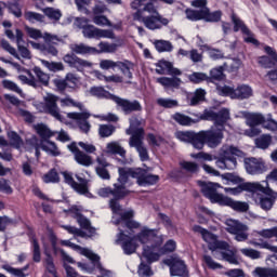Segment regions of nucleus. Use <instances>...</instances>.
Wrapping results in <instances>:
<instances>
[{
	"mask_svg": "<svg viewBox=\"0 0 277 277\" xmlns=\"http://www.w3.org/2000/svg\"><path fill=\"white\" fill-rule=\"evenodd\" d=\"M243 151L233 145H223L219 150V157L209 153L200 151L192 154L193 159H202L203 161H215L216 168L220 170H235L237 168V158L241 157Z\"/></svg>",
	"mask_w": 277,
	"mask_h": 277,
	"instance_id": "f257e3e1",
	"label": "nucleus"
},
{
	"mask_svg": "<svg viewBox=\"0 0 277 277\" xmlns=\"http://www.w3.org/2000/svg\"><path fill=\"white\" fill-rule=\"evenodd\" d=\"M193 230L194 233L201 235L203 241L209 245V250L212 252H215V250H221L223 261L230 263V265H239L236 248H230V245L224 240H217L215 235L199 225L193 226Z\"/></svg>",
	"mask_w": 277,
	"mask_h": 277,
	"instance_id": "f03ea898",
	"label": "nucleus"
},
{
	"mask_svg": "<svg viewBox=\"0 0 277 277\" xmlns=\"http://www.w3.org/2000/svg\"><path fill=\"white\" fill-rule=\"evenodd\" d=\"M71 54H66L63 57L65 64H68L70 68H76L81 72L84 68H92L90 61L83 60L77 55H96L98 50L94 47H90L85 43H72L69 45Z\"/></svg>",
	"mask_w": 277,
	"mask_h": 277,
	"instance_id": "7ed1b4c3",
	"label": "nucleus"
},
{
	"mask_svg": "<svg viewBox=\"0 0 277 277\" xmlns=\"http://www.w3.org/2000/svg\"><path fill=\"white\" fill-rule=\"evenodd\" d=\"M144 124L146 121L140 120L135 117L130 119V127L126 130L127 135H131L129 146L135 148L138 153L141 161H148V149L144 146Z\"/></svg>",
	"mask_w": 277,
	"mask_h": 277,
	"instance_id": "20e7f679",
	"label": "nucleus"
},
{
	"mask_svg": "<svg viewBox=\"0 0 277 277\" xmlns=\"http://www.w3.org/2000/svg\"><path fill=\"white\" fill-rule=\"evenodd\" d=\"M245 189L253 193V200H255L256 205L264 211H269V209L274 207V200L272 197H267L272 194V188H269L267 181H263L262 184L259 182H249L245 184ZM263 194H266V196Z\"/></svg>",
	"mask_w": 277,
	"mask_h": 277,
	"instance_id": "39448f33",
	"label": "nucleus"
},
{
	"mask_svg": "<svg viewBox=\"0 0 277 277\" xmlns=\"http://www.w3.org/2000/svg\"><path fill=\"white\" fill-rule=\"evenodd\" d=\"M69 212L71 213L72 217L77 220L79 226H81L84 230H88V233H90L89 236H92L94 235V233H96V228L92 227V223H90V220H88V217L81 214V208L77 206H72ZM63 228L67 230L69 235H74L75 237H82V238L89 237L88 234H85V232H83V229L81 228H77L71 225H63Z\"/></svg>",
	"mask_w": 277,
	"mask_h": 277,
	"instance_id": "423d86ee",
	"label": "nucleus"
},
{
	"mask_svg": "<svg viewBox=\"0 0 277 277\" xmlns=\"http://www.w3.org/2000/svg\"><path fill=\"white\" fill-rule=\"evenodd\" d=\"M224 140V129L212 127L209 130L199 131V142L197 143V150H202L205 144L209 148H217Z\"/></svg>",
	"mask_w": 277,
	"mask_h": 277,
	"instance_id": "0eeeda50",
	"label": "nucleus"
},
{
	"mask_svg": "<svg viewBox=\"0 0 277 277\" xmlns=\"http://www.w3.org/2000/svg\"><path fill=\"white\" fill-rule=\"evenodd\" d=\"M134 237L138 243L144 246L143 251L145 248H148L151 252H155V250H159L160 246H163V235H159V229L143 227ZM146 243L150 246H146Z\"/></svg>",
	"mask_w": 277,
	"mask_h": 277,
	"instance_id": "6e6552de",
	"label": "nucleus"
},
{
	"mask_svg": "<svg viewBox=\"0 0 277 277\" xmlns=\"http://www.w3.org/2000/svg\"><path fill=\"white\" fill-rule=\"evenodd\" d=\"M43 41L44 43L29 41V44L32 47V49L40 51V53H42L43 55H52L53 57H57V54L60 52L57 51V48H55V45L60 44V42H64V40L61 37H57V35L44 32Z\"/></svg>",
	"mask_w": 277,
	"mask_h": 277,
	"instance_id": "1a4fd4ad",
	"label": "nucleus"
},
{
	"mask_svg": "<svg viewBox=\"0 0 277 277\" xmlns=\"http://www.w3.org/2000/svg\"><path fill=\"white\" fill-rule=\"evenodd\" d=\"M62 245L67 246L68 248H71V250H75L76 252H79V254H82V256H87V259H89V261H92L94 267L100 269V274H102L103 276H106V277L111 276L110 271L103 268V265L101 264V256H98V254H96V253H93L92 250H90L88 248H82L79 245H75L70 240H63Z\"/></svg>",
	"mask_w": 277,
	"mask_h": 277,
	"instance_id": "9d476101",
	"label": "nucleus"
},
{
	"mask_svg": "<svg viewBox=\"0 0 277 277\" xmlns=\"http://www.w3.org/2000/svg\"><path fill=\"white\" fill-rule=\"evenodd\" d=\"M57 101H60V96L52 93H47L43 97V103L38 105V109L41 111V114H49L52 116V118H55V120L64 122V116H62L60 113Z\"/></svg>",
	"mask_w": 277,
	"mask_h": 277,
	"instance_id": "9b49d317",
	"label": "nucleus"
},
{
	"mask_svg": "<svg viewBox=\"0 0 277 277\" xmlns=\"http://www.w3.org/2000/svg\"><path fill=\"white\" fill-rule=\"evenodd\" d=\"M236 118H245L246 124L250 127L249 130L245 131V134L248 137H256V135L261 134V130L254 127H259V124H263V116L256 113H248V111H240Z\"/></svg>",
	"mask_w": 277,
	"mask_h": 277,
	"instance_id": "f8f14e48",
	"label": "nucleus"
},
{
	"mask_svg": "<svg viewBox=\"0 0 277 277\" xmlns=\"http://www.w3.org/2000/svg\"><path fill=\"white\" fill-rule=\"evenodd\" d=\"M199 187H201V193L206 198H208L211 202L220 205L224 203L226 196L219 194L217 189L222 188V185L213 182H198Z\"/></svg>",
	"mask_w": 277,
	"mask_h": 277,
	"instance_id": "ddd939ff",
	"label": "nucleus"
},
{
	"mask_svg": "<svg viewBox=\"0 0 277 277\" xmlns=\"http://www.w3.org/2000/svg\"><path fill=\"white\" fill-rule=\"evenodd\" d=\"M199 120H210L214 122V127H221L224 130V124L230 120V110L228 108H222L219 113L211 109L203 110L199 114Z\"/></svg>",
	"mask_w": 277,
	"mask_h": 277,
	"instance_id": "4468645a",
	"label": "nucleus"
},
{
	"mask_svg": "<svg viewBox=\"0 0 277 277\" xmlns=\"http://www.w3.org/2000/svg\"><path fill=\"white\" fill-rule=\"evenodd\" d=\"M174 250H176V241L170 239L163 247H158V250L153 251L148 247H145L142 254L147 263H155V261H159L162 254H169L170 252H174Z\"/></svg>",
	"mask_w": 277,
	"mask_h": 277,
	"instance_id": "2eb2a0df",
	"label": "nucleus"
},
{
	"mask_svg": "<svg viewBox=\"0 0 277 277\" xmlns=\"http://www.w3.org/2000/svg\"><path fill=\"white\" fill-rule=\"evenodd\" d=\"M134 21H138V23H143V25L155 31V29H161V25H168L170 21L161 15H142V12L134 13Z\"/></svg>",
	"mask_w": 277,
	"mask_h": 277,
	"instance_id": "dca6fc26",
	"label": "nucleus"
},
{
	"mask_svg": "<svg viewBox=\"0 0 277 277\" xmlns=\"http://www.w3.org/2000/svg\"><path fill=\"white\" fill-rule=\"evenodd\" d=\"M225 229L230 235H235L236 241H247L248 239V226L241 224L239 221L227 219L225 221Z\"/></svg>",
	"mask_w": 277,
	"mask_h": 277,
	"instance_id": "f3484780",
	"label": "nucleus"
},
{
	"mask_svg": "<svg viewBox=\"0 0 277 277\" xmlns=\"http://www.w3.org/2000/svg\"><path fill=\"white\" fill-rule=\"evenodd\" d=\"M232 22L234 24V31H241V34L245 36L243 40L245 42H248L250 44L259 45V40L254 38V34L246 26V23L241 21V18L237 17L235 13L232 14Z\"/></svg>",
	"mask_w": 277,
	"mask_h": 277,
	"instance_id": "a211bd4d",
	"label": "nucleus"
},
{
	"mask_svg": "<svg viewBox=\"0 0 277 277\" xmlns=\"http://www.w3.org/2000/svg\"><path fill=\"white\" fill-rule=\"evenodd\" d=\"M119 232L116 243H121L124 254H134L137 250V239H135V236L129 237V235L124 234V229L119 228Z\"/></svg>",
	"mask_w": 277,
	"mask_h": 277,
	"instance_id": "6ab92c4d",
	"label": "nucleus"
},
{
	"mask_svg": "<svg viewBox=\"0 0 277 277\" xmlns=\"http://www.w3.org/2000/svg\"><path fill=\"white\" fill-rule=\"evenodd\" d=\"M133 215V210H128L119 214V220H114L113 224L119 226L121 230L122 228H128V230H134L135 228H140L142 225L138 222L131 220Z\"/></svg>",
	"mask_w": 277,
	"mask_h": 277,
	"instance_id": "aec40b11",
	"label": "nucleus"
},
{
	"mask_svg": "<svg viewBox=\"0 0 277 277\" xmlns=\"http://www.w3.org/2000/svg\"><path fill=\"white\" fill-rule=\"evenodd\" d=\"M153 1L156 0H134L132 2V8L133 10H137L136 12H141V16H144L145 12H147L149 16L160 15Z\"/></svg>",
	"mask_w": 277,
	"mask_h": 277,
	"instance_id": "412c9836",
	"label": "nucleus"
},
{
	"mask_svg": "<svg viewBox=\"0 0 277 277\" xmlns=\"http://www.w3.org/2000/svg\"><path fill=\"white\" fill-rule=\"evenodd\" d=\"M245 168L248 174L253 176L256 174H263V172H267V167H265V162L261 158H246Z\"/></svg>",
	"mask_w": 277,
	"mask_h": 277,
	"instance_id": "4be33fe9",
	"label": "nucleus"
},
{
	"mask_svg": "<svg viewBox=\"0 0 277 277\" xmlns=\"http://www.w3.org/2000/svg\"><path fill=\"white\" fill-rule=\"evenodd\" d=\"M136 183L140 187H147L150 185H157L159 183V175L150 174L147 170L136 168Z\"/></svg>",
	"mask_w": 277,
	"mask_h": 277,
	"instance_id": "5701e85b",
	"label": "nucleus"
},
{
	"mask_svg": "<svg viewBox=\"0 0 277 277\" xmlns=\"http://www.w3.org/2000/svg\"><path fill=\"white\" fill-rule=\"evenodd\" d=\"M67 118H69V120H75L82 133H90V129H92V126L88 121L90 113H68Z\"/></svg>",
	"mask_w": 277,
	"mask_h": 277,
	"instance_id": "b1692460",
	"label": "nucleus"
},
{
	"mask_svg": "<svg viewBox=\"0 0 277 277\" xmlns=\"http://www.w3.org/2000/svg\"><path fill=\"white\" fill-rule=\"evenodd\" d=\"M98 196L102 198H109V196H114L117 200L120 198H124V196H129V189L124 186H118V184H114V188L104 187L100 188L97 192Z\"/></svg>",
	"mask_w": 277,
	"mask_h": 277,
	"instance_id": "393cba45",
	"label": "nucleus"
},
{
	"mask_svg": "<svg viewBox=\"0 0 277 277\" xmlns=\"http://www.w3.org/2000/svg\"><path fill=\"white\" fill-rule=\"evenodd\" d=\"M115 103L118 105V107H121L122 111L126 115L133 114V111H142V104H140L137 101H129L124 100L118 96L114 97Z\"/></svg>",
	"mask_w": 277,
	"mask_h": 277,
	"instance_id": "a878e982",
	"label": "nucleus"
},
{
	"mask_svg": "<svg viewBox=\"0 0 277 277\" xmlns=\"http://www.w3.org/2000/svg\"><path fill=\"white\" fill-rule=\"evenodd\" d=\"M156 72L157 75H171L172 77H180V75H183L181 69L174 68L172 63L168 61H159L156 64Z\"/></svg>",
	"mask_w": 277,
	"mask_h": 277,
	"instance_id": "bb28decb",
	"label": "nucleus"
},
{
	"mask_svg": "<svg viewBox=\"0 0 277 277\" xmlns=\"http://www.w3.org/2000/svg\"><path fill=\"white\" fill-rule=\"evenodd\" d=\"M77 23H79V27L82 29V36L84 38H89L90 40H97L98 28L94 25H88V18H77ZM84 23L85 25H82Z\"/></svg>",
	"mask_w": 277,
	"mask_h": 277,
	"instance_id": "cd10ccee",
	"label": "nucleus"
},
{
	"mask_svg": "<svg viewBox=\"0 0 277 277\" xmlns=\"http://www.w3.org/2000/svg\"><path fill=\"white\" fill-rule=\"evenodd\" d=\"M119 172V177H118V183H116L115 185L118 186H122V187H127V183L129 181V179H136L137 174H135L137 172V168L133 169V168H119L118 169Z\"/></svg>",
	"mask_w": 277,
	"mask_h": 277,
	"instance_id": "c85d7f7f",
	"label": "nucleus"
},
{
	"mask_svg": "<svg viewBox=\"0 0 277 277\" xmlns=\"http://www.w3.org/2000/svg\"><path fill=\"white\" fill-rule=\"evenodd\" d=\"M157 83H159L160 85H162V88H164V90H179V88H181V83H183V81L181 80V78L173 76V77H160L156 79Z\"/></svg>",
	"mask_w": 277,
	"mask_h": 277,
	"instance_id": "c756f323",
	"label": "nucleus"
},
{
	"mask_svg": "<svg viewBox=\"0 0 277 277\" xmlns=\"http://www.w3.org/2000/svg\"><path fill=\"white\" fill-rule=\"evenodd\" d=\"M175 137L180 140V142H186L187 144H192L194 148H198L199 142V132L194 131H180L175 133Z\"/></svg>",
	"mask_w": 277,
	"mask_h": 277,
	"instance_id": "7c9ffc66",
	"label": "nucleus"
},
{
	"mask_svg": "<svg viewBox=\"0 0 277 277\" xmlns=\"http://www.w3.org/2000/svg\"><path fill=\"white\" fill-rule=\"evenodd\" d=\"M197 119H192L189 116L183 115L181 113H175L172 115V118L177 124L182 127H190V124H196V122H200V114L195 115Z\"/></svg>",
	"mask_w": 277,
	"mask_h": 277,
	"instance_id": "2f4dec72",
	"label": "nucleus"
},
{
	"mask_svg": "<svg viewBox=\"0 0 277 277\" xmlns=\"http://www.w3.org/2000/svg\"><path fill=\"white\" fill-rule=\"evenodd\" d=\"M117 68L121 70L124 79H128L126 80V83H131V80L133 79V72L131 71L133 70V63H131V61H118Z\"/></svg>",
	"mask_w": 277,
	"mask_h": 277,
	"instance_id": "473e14b6",
	"label": "nucleus"
},
{
	"mask_svg": "<svg viewBox=\"0 0 277 277\" xmlns=\"http://www.w3.org/2000/svg\"><path fill=\"white\" fill-rule=\"evenodd\" d=\"M221 207H230L234 211H240L241 213H246L249 209V206L246 202L235 201L230 197H225Z\"/></svg>",
	"mask_w": 277,
	"mask_h": 277,
	"instance_id": "72a5a7b5",
	"label": "nucleus"
},
{
	"mask_svg": "<svg viewBox=\"0 0 277 277\" xmlns=\"http://www.w3.org/2000/svg\"><path fill=\"white\" fill-rule=\"evenodd\" d=\"M88 92L90 96H94L95 98H109L111 101L116 98V95L110 94L104 87H91Z\"/></svg>",
	"mask_w": 277,
	"mask_h": 277,
	"instance_id": "f704fd0d",
	"label": "nucleus"
},
{
	"mask_svg": "<svg viewBox=\"0 0 277 277\" xmlns=\"http://www.w3.org/2000/svg\"><path fill=\"white\" fill-rule=\"evenodd\" d=\"M36 133L41 137L42 142H47L50 137H53L55 133L49 129V126L44 123H38L34 126Z\"/></svg>",
	"mask_w": 277,
	"mask_h": 277,
	"instance_id": "c9c22d12",
	"label": "nucleus"
},
{
	"mask_svg": "<svg viewBox=\"0 0 277 277\" xmlns=\"http://www.w3.org/2000/svg\"><path fill=\"white\" fill-rule=\"evenodd\" d=\"M106 155H119V157H127V150L124 147H121L120 143L118 142H110L107 143L106 149H105Z\"/></svg>",
	"mask_w": 277,
	"mask_h": 277,
	"instance_id": "e433bc0d",
	"label": "nucleus"
},
{
	"mask_svg": "<svg viewBox=\"0 0 277 277\" xmlns=\"http://www.w3.org/2000/svg\"><path fill=\"white\" fill-rule=\"evenodd\" d=\"M16 42H17V51L24 60H31V52L25 45H21L23 42V31L21 29H16Z\"/></svg>",
	"mask_w": 277,
	"mask_h": 277,
	"instance_id": "4c0bfd02",
	"label": "nucleus"
},
{
	"mask_svg": "<svg viewBox=\"0 0 277 277\" xmlns=\"http://www.w3.org/2000/svg\"><path fill=\"white\" fill-rule=\"evenodd\" d=\"M171 276H187V266L183 260H175L170 267Z\"/></svg>",
	"mask_w": 277,
	"mask_h": 277,
	"instance_id": "58836bf2",
	"label": "nucleus"
},
{
	"mask_svg": "<svg viewBox=\"0 0 277 277\" xmlns=\"http://www.w3.org/2000/svg\"><path fill=\"white\" fill-rule=\"evenodd\" d=\"M252 96V87L247 84H241L237 89H235L234 98H239L243 101V98H250Z\"/></svg>",
	"mask_w": 277,
	"mask_h": 277,
	"instance_id": "ea45409f",
	"label": "nucleus"
},
{
	"mask_svg": "<svg viewBox=\"0 0 277 277\" xmlns=\"http://www.w3.org/2000/svg\"><path fill=\"white\" fill-rule=\"evenodd\" d=\"M206 23H219L222 21V11H214L211 13L209 8H203V19Z\"/></svg>",
	"mask_w": 277,
	"mask_h": 277,
	"instance_id": "a19ab883",
	"label": "nucleus"
},
{
	"mask_svg": "<svg viewBox=\"0 0 277 277\" xmlns=\"http://www.w3.org/2000/svg\"><path fill=\"white\" fill-rule=\"evenodd\" d=\"M154 45L158 51V53H170L174 49V45H172V42L168 40H156L154 42Z\"/></svg>",
	"mask_w": 277,
	"mask_h": 277,
	"instance_id": "79ce46f5",
	"label": "nucleus"
},
{
	"mask_svg": "<svg viewBox=\"0 0 277 277\" xmlns=\"http://www.w3.org/2000/svg\"><path fill=\"white\" fill-rule=\"evenodd\" d=\"M2 269L15 277H26L27 275L25 274V272L29 269V265H26L23 268H14L10 266V264H4L2 265Z\"/></svg>",
	"mask_w": 277,
	"mask_h": 277,
	"instance_id": "37998d69",
	"label": "nucleus"
},
{
	"mask_svg": "<svg viewBox=\"0 0 277 277\" xmlns=\"http://www.w3.org/2000/svg\"><path fill=\"white\" fill-rule=\"evenodd\" d=\"M6 10H9V14H13L15 18L23 16V5H21L18 1L6 3Z\"/></svg>",
	"mask_w": 277,
	"mask_h": 277,
	"instance_id": "c03bdc74",
	"label": "nucleus"
},
{
	"mask_svg": "<svg viewBox=\"0 0 277 277\" xmlns=\"http://www.w3.org/2000/svg\"><path fill=\"white\" fill-rule=\"evenodd\" d=\"M42 66H44L45 68H48V70H50V72H60L62 70H64V63L62 62H49L45 60H40Z\"/></svg>",
	"mask_w": 277,
	"mask_h": 277,
	"instance_id": "a18cd8bd",
	"label": "nucleus"
},
{
	"mask_svg": "<svg viewBox=\"0 0 277 277\" xmlns=\"http://www.w3.org/2000/svg\"><path fill=\"white\" fill-rule=\"evenodd\" d=\"M253 277H276V269L265 268V267H255L252 272Z\"/></svg>",
	"mask_w": 277,
	"mask_h": 277,
	"instance_id": "49530a36",
	"label": "nucleus"
},
{
	"mask_svg": "<svg viewBox=\"0 0 277 277\" xmlns=\"http://www.w3.org/2000/svg\"><path fill=\"white\" fill-rule=\"evenodd\" d=\"M58 101L61 103V107H77L80 111H83V104L72 100L70 96H66L61 100L58 98Z\"/></svg>",
	"mask_w": 277,
	"mask_h": 277,
	"instance_id": "de8ad7c7",
	"label": "nucleus"
},
{
	"mask_svg": "<svg viewBox=\"0 0 277 277\" xmlns=\"http://www.w3.org/2000/svg\"><path fill=\"white\" fill-rule=\"evenodd\" d=\"M75 160L80 166H84L85 168H89V166H92V157L87 155L83 151H78L75 154Z\"/></svg>",
	"mask_w": 277,
	"mask_h": 277,
	"instance_id": "09e8293b",
	"label": "nucleus"
},
{
	"mask_svg": "<svg viewBox=\"0 0 277 277\" xmlns=\"http://www.w3.org/2000/svg\"><path fill=\"white\" fill-rule=\"evenodd\" d=\"M8 137L10 140V145L13 146V148H16L17 150L23 148L24 142L18 133L11 131L8 133Z\"/></svg>",
	"mask_w": 277,
	"mask_h": 277,
	"instance_id": "8fccbe9b",
	"label": "nucleus"
},
{
	"mask_svg": "<svg viewBox=\"0 0 277 277\" xmlns=\"http://www.w3.org/2000/svg\"><path fill=\"white\" fill-rule=\"evenodd\" d=\"M203 13H205V9H200V10L187 9L185 11L186 18L193 22L202 21Z\"/></svg>",
	"mask_w": 277,
	"mask_h": 277,
	"instance_id": "3c124183",
	"label": "nucleus"
},
{
	"mask_svg": "<svg viewBox=\"0 0 277 277\" xmlns=\"http://www.w3.org/2000/svg\"><path fill=\"white\" fill-rule=\"evenodd\" d=\"M24 18L28 21V23H44L45 19L44 15L34 11H26L24 13Z\"/></svg>",
	"mask_w": 277,
	"mask_h": 277,
	"instance_id": "603ef678",
	"label": "nucleus"
},
{
	"mask_svg": "<svg viewBox=\"0 0 277 277\" xmlns=\"http://www.w3.org/2000/svg\"><path fill=\"white\" fill-rule=\"evenodd\" d=\"M42 12L45 16H48V18H50V21H54V23H57V21L62 18V11L58 9L45 8L42 9Z\"/></svg>",
	"mask_w": 277,
	"mask_h": 277,
	"instance_id": "864d4df0",
	"label": "nucleus"
},
{
	"mask_svg": "<svg viewBox=\"0 0 277 277\" xmlns=\"http://www.w3.org/2000/svg\"><path fill=\"white\" fill-rule=\"evenodd\" d=\"M157 105H159V107H163L164 109H172L174 107H179V101L160 97L157 100Z\"/></svg>",
	"mask_w": 277,
	"mask_h": 277,
	"instance_id": "5fc2aeb1",
	"label": "nucleus"
},
{
	"mask_svg": "<svg viewBox=\"0 0 277 277\" xmlns=\"http://www.w3.org/2000/svg\"><path fill=\"white\" fill-rule=\"evenodd\" d=\"M32 71L35 72L38 81L42 83V85H45V87L49 85V81L51 79L49 74L42 71L40 67H34Z\"/></svg>",
	"mask_w": 277,
	"mask_h": 277,
	"instance_id": "6e6d98bb",
	"label": "nucleus"
},
{
	"mask_svg": "<svg viewBox=\"0 0 277 277\" xmlns=\"http://www.w3.org/2000/svg\"><path fill=\"white\" fill-rule=\"evenodd\" d=\"M98 53H116L118 51V44L109 42H100L98 43Z\"/></svg>",
	"mask_w": 277,
	"mask_h": 277,
	"instance_id": "4d7b16f0",
	"label": "nucleus"
},
{
	"mask_svg": "<svg viewBox=\"0 0 277 277\" xmlns=\"http://www.w3.org/2000/svg\"><path fill=\"white\" fill-rule=\"evenodd\" d=\"M42 150L48 153V155H52L53 157H57L60 155V149H57V145H55L51 141H45V144L41 145Z\"/></svg>",
	"mask_w": 277,
	"mask_h": 277,
	"instance_id": "13d9d810",
	"label": "nucleus"
},
{
	"mask_svg": "<svg viewBox=\"0 0 277 277\" xmlns=\"http://www.w3.org/2000/svg\"><path fill=\"white\" fill-rule=\"evenodd\" d=\"M116 132V127L111 124H101L98 128V135L102 137H111Z\"/></svg>",
	"mask_w": 277,
	"mask_h": 277,
	"instance_id": "bf43d9fd",
	"label": "nucleus"
},
{
	"mask_svg": "<svg viewBox=\"0 0 277 277\" xmlns=\"http://www.w3.org/2000/svg\"><path fill=\"white\" fill-rule=\"evenodd\" d=\"M224 79V67H215L211 69L210 71V78H208V81H222Z\"/></svg>",
	"mask_w": 277,
	"mask_h": 277,
	"instance_id": "052dcab7",
	"label": "nucleus"
},
{
	"mask_svg": "<svg viewBox=\"0 0 277 277\" xmlns=\"http://www.w3.org/2000/svg\"><path fill=\"white\" fill-rule=\"evenodd\" d=\"M32 243V261L35 263H40L42 261L41 252H40V243H38V240L36 238L31 239Z\"/></svg>",
	"mask_w": 277,
	"mask_h": 277,
	"instance_id": "680f3d73",
	"label": "nucleus"
},
{
	"mask_svg": "<svg viewBox=\"0 0 277 277\" xmlns=\"http://www.w3.org/2000/svg\"><path fill=\"white\" fill-rule=\"evenodd\" d=\"M2 85L5 90H10L11 92H15L16 94L23 95V89L11 80H3Z\"/></svg>",
	"mask_w": 277,
	"mask_h": 277,
	"instance_id": "e2e57ef3",
	"label": "nucleus"
},
{
	"mask_svg": "<svg viewBox=\"0 0 277 277\" xmlns=\"http://www.w3.org/2000/svg\"><path fill=\"white\" fill-rule=\"evenodd\" d=\"M216 91L221 96H230L232 98H235V89H233V87L216 84Z\"/></svg>",
	"mask_w": 277,
	"mask_h": 277,
	"instance_id": "0e129e2a",
	"label": "nucleus"
},
{
	"mask_svg": "<svg viewBox=\"0 0 277 277\" xmlns=\"http://www.w3.org/2000/svg\"><path fill=\"white\" fill-rule=\"evenodd\" d=\"M255 144L258 148L265 150V148H269V144H272V136L264 134L255 140Z\"/></svg>",
	"mask_w": 277,
	"mask_h": 277,
	"instance_id": "69168bd1",
	"label": "nucleus"
},
{
	"mask_svg": "<svg viewBox=\"0 0 277 277\" xmlns=\"http://www.w3.org/2000/svg\"><path fill=\"white\" fill-rule=\"evenodd\" d=\"M258 63L263 68H274V66H277V62L272 56H260Z\"/></svg>",
	"mask_w": 277,
	"mask_h": 277,
	"instance_id": "338daca9",
	"label": "nucleus"
},
{
	"mask_svg": "<svg viewBox=\"0 0 277 277\" xmlns=\"http://www.w3.org/2000/svg\"><path fill=\"white\" fill-rule=\"evenodd\" d=\"M42 179L44 183H57L60 181V174H57L55 169H51Z\"/></svg>",
	"mask_w": 277,
	"mask_h": 277,
	"instance_id": "774afa93",
	"label": "nucleus"
}]
</instances>
